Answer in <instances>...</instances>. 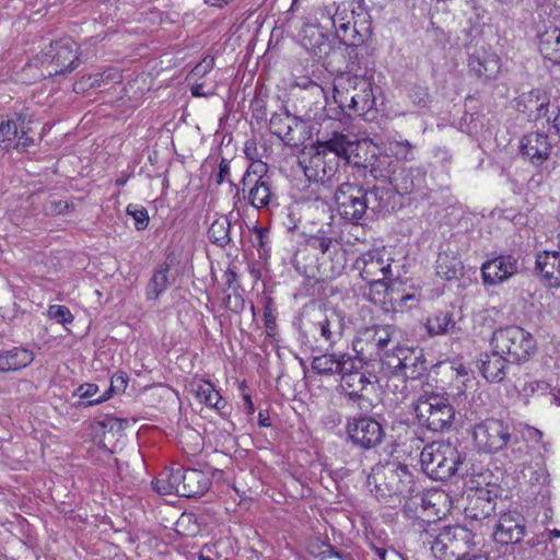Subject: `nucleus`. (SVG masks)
<instances>
[{"label":"nucleus","mask_w":560,"mask_h":560,"mask_svg":"<svg viewBox=\"0 0 560 560\" xmlns=\"http://www.w3.org/2000/svg\"><path fill=\"white\" fill-rule=\"evenodd\" d=\"M293 265L308 279H332L346 268V250L337 238L318 233L311 235L298 249Z\"/></svg>","instance_id":"f257e3e1"},{"label":"nucleus","mask_w":560,"mask_h":560,"mask_svg":"<svg viewBox=\"0 0 560 560\" xmlns=\"http://www.w3.org/2000/svg\"><path fill=\"white\" fill-rule=\"evenodd\" d=\"M374 70L361 67L352 61L350 73H342L334 83V101L345 115L362 116L366 119L376 106Z\"/></svg>","instance_id":"f03ea898"},{"label":"nucleus","mask_w":560,"mask_h":560,"mask_svg":"<svg viewBox=\"0 0 560 560\" xmlns=\"http://www.w3.org/2000/svg\"><path fill=\"white\" fill-rule=\"evenodd\" d=\"M370 185L371 182L366 179L361 185L347 182L338 186L334 198L337 211L343 220L352 224H361L369 208V194L377 200L376 207L378 210L394 208L392 203V198H394L393 189L380 185L371 187Z\"/></svg>","instance_id":"7ed1b4c3"},{"label":"nucleus","mask_w":560,"mask_h":560,"mask_svg":"<svg viewBox=\"0 0 560 560\" xmlns=\"http://www.w3.org/2000/svg\"><path fill=\"white\" fill-rule=\"evenodd\" d=\"M371 493L382 503H394L401 498H418L419 487L406 465L387 462L375 465L366 478Z\"/></svg>","instance_id":"20e7f679"},{"label":"nucleus","mask_w":560,"mask_h":560,"mask_svg":"<svg viewBox=\"0 0 560 560\" xmlns=\"http://www.w3.org/2000/svg\"><path fill=\"white\" fill-rule=\"evenodd\" d=\"M420 463L423 471L434 480L474 475L467 453L451 442L435 441L425 445L420 454Z\"/></svg>","instance_id":"39448f33"},{"label":"nucleus","mask_w":560,"mask_h":560,"mask_svg":"<svg viewBox=\"0 0 560 560\" xmlns=\"http://www.w3.org/2000/svg\"><path fill=\"white\" fill-rule=\"evenodd\" d=\"M268 166L261 161H254L247 167L242 180V192L248 203L256 209L277 207L278 197L267 175Z\"/></svg>","instance_id":"423d86ee"},{"label":"nucleus","mask_w":560,"mask_h":560,"mask_svg":"<svg viewBox=\"0 0 560 560\" xmlns=\"http://www.w3.org/2000/svg\"><path fill=\"white\" fill-rule=\"evenodd\" d=\"M491 346L508 355L512 363L521 364L529 360L536 350L534 337L520 326H506L493 331Z\"/></svg>","instance_id":"0eeeda50"},{"label":"nucleus","mask_w":560,"mask_h":560,"mask_svg":"<svg viewBox=\"0 0 560 560\" xmlns=\"http://www.w3.org/2000/svg\"><path fill=\"white\" fill-rule=\"evenodd\" d=\"M419 423L432 432H444L453 423L455 411L448 398L430 393L421 395L415 405Z\"/></svg>","instance_id":"6e6552de"},{"label":"nucleus","mask_w":560,"mask_h":560,"mask_svg":"<svg viewBox=\"0 0 560 560\" xmlns=\"http://www.w3.org/2000/svg\"><path fill=\"white\" fill-rule=\"evenodd\" d=\"M300 164L304 171L306 178L313 183L332 184L338 180L339 163L336 155L317 150L314 145L308 153L303 155Z\"/></svg>","instance_id":"1a4fd4ad"},{"label":"nucleus","mask_w":560,"mask_h":560,"mask_svg":"<svg viewBox=\"0 0 560 560\" xmlns=\"http://www.w3.org/2000/svg\"><path fill=\"white\" fill-rule=\"evenodd\" d=\"M475 446L485 453H497L511 441L510 425L503 420L489 418L472 430Z\"/></svg>","instance_id":"9d476101"},{"label":"nucleus","mask_w":560,"mask_h":560,"mask_svg":"<svg viewBox=\"0 0 560 560\" xmlns=\"http://www.w3.org/2000/svg\"><path fill=\"white\" fill-rule=\"evenodd\" d=\"M346 431L349 440L363 450L377 447L385 438L383 425L370 416L349 418Z\"/></svg>","instance_id":"9b49d317"},{"label":"nucleus","mask_w":560,"mask_h":560,"mask_svg":"<svg viewBox=\"0 0 560 560\" xmlns=\"http://www.w3.org/2000/svg\"><path fill=\"white\" fill-rule=\"evenodd\" d=\"M468 73L480 83L487 84L498 79L501 69V57L485 46L474 47L468 50L467 57Z\"/></svg>","instance_id":"f8f14e48"},{"label":"nucleus","mask_w":560,"mask_h":560,"mask_svg":"<svg viewBox=\"0 0 560 560\" xmlns=\"http://www.w3.org/2000/svg\"><path fill=\"white\" fill-rule=\"evenodd\" d=\"M522 270L520 257L511 253L500 254L482 262L480 271L486 285H500Z\"/></svg>","instance_id":"ddd939ff"},{"label":"nucleus","mask_w":560,"mask_h":560,"mask_svg":"<svg viewBox=\"0 0 560 560\" xmlns=\"http://www.w3.org/2000/svg\"><path fill=\"white\" fill-rule=\"evenodd\" d=\"M384 363L395 375L407 380H417L427 370L425 360L419 351L408 347H396L390 354H387Z\"/></svg>","instance_id":"4468645a"},{"label":"nucleus","mask_w":560,"mask_h":560,"mask_svg":"<svg viewBox=\"0 0 560 560\" xmlns=\"http://www.w3.org/2000/svg\"><path fill=\"white\" fill-rule=\"evenodd\" d=\"M499 488L495 483L488 482L486 487L477 486L470 489L467 495V504L464 509L465 516L474 521L487 520L495 512Z\"/></svg>","instance_id":"2eb2a0df"},{"label":"nucleus","mask_w":560,"mask_h":560,"mask_svg":"<svg viewBox=\"0 0 560 560\" xmlns=\"http://www.w3.org/2000/svg\"><path fill=\"white\" fill-rule=\"evenodd\" d=\"M353 269L359 272L362 280L390 278L389 259L384 249L374 248L361 254L353 262Z\"/></svg>","instance_id":"dca6fc26"},{"label":"nucleus","mask_w":560,"mask_h":560,"mask_svg":"<svg viewBox=\"0 0 560 560\" xmlns=\"http://www.w3.org/2000/svg\"><path fill=\"white\" fill-rule=\"evenodd\" d=\"M365 142L350 141L346 135L335 133L330 139L323 142H317L315 147L317 150L324 151L325 154H335L337 162L340 164V159H343L347 164L353 165L357 170L361 171V159L359 151L363 149Z\"/></svg>","instance_id":"f3484780"},{"label":"nucleus","mask_w":560,"mask_h":560,"mask_svg":"<svg viewBox=\"0 0 560 560\" xmlns=\"http://www.w3.org/2000/svg\"><path fill=\"white\" fill-rule=\"evenodd\" d=\"M78 50V44L69 37L50 43L47 55L51 57L54 73L66 74L77 69L80 63Z\"/></svg>","instance_id":"a211bd4d"},{"label":"nucleus","mask_w":560,"mask_h":560,"mask_svg":"<svg viewBox=\"0 0 560 560\" xmlns=\"http://www.w3.org/2000/svg\"><path fill=\"white\" fill-rule=\"evenodd\" d=\"M525 518L517 512L503 513L494 526L493 538L498 544H518L525 536Z\"/></svg>","instance_id":"6ab92c4d"},{"label":"nucleus","mask_w":560,"mask_h":560,"mask_svg":"<svg viewBox=\"0 0 560 560\" xmlns=\"http://www.w3.org/2000/svg\"><path fill=\"white\" fill-rule=\"evenodd\" d=\"M341 387L345 390L346 397L353 404H357L359 409L368 411L372 406L368 394L370 390L375 389V386L365 374L352 373L342 377Z\"/></svg>","instance_id":"aec40b11"},{"label":"nucleus","mask_w":560,"mask_h":560,"mask_svg":"<svg viewBox=\"0 0 560 560\" xmlns=\"http://www.w3.org/2000/svg\"><path fill=\"white\" fill-rule=\"evenodd\" d=\"M398 166L399 162L390 154L372 153L368 161H361V171L358 170V174L363 176L366 180V173L369 172L374 180L389 184Z\"/></svg>","instance_id":"412c9836"},{"label":"nucleus","mask_w":560,"mask_h":560,"mask_svg":"<svg viewBox=\"0 0 560 560\" xmlns=\"http://www.w3.org/2000/svg\"><path fill=\"white\" fill-rule=\"evenodd\" d=\"M535 534L529 537L524 546H520L515 551L521 559H536L539 560H560V544L557 541H549L548 537Z\"/></svg>","instance_id":"4be33fe9"},{"label":"nucleus","mask_w":560,"mask_h":560,"mask_svg":"<svg viewBox=\"0 0 560 560\" xmlns=\"http://www.w3.org/2000/svg\"><path fill=\"white\" fill-rule=\"evenodd\" d=\"M300 37L301 45L318 59L329 55L335 40V37L331 38L318 25L314 24H305L301 30Z\"/></svg>","instance_id":"5701e85b"},{"label":"nucleus","mask_w":560,"mask_h":560,"mask_svg":"<svg viewBox=\"0 0 560 560\" xmlns=\"http://www.w3.org/2000/svg\"><path fill=\"white\" fill-rule=\"evenodd\" d=\"M552 145L545 132H529L521 140V153L535 166L541 165L550 156Z\"/></svg>","instance_id":"b1692460"},{"label":"nucleus","mask_w":560,"mask_h":560,"mask_svg":"<svg viewBox=\"0 0 560 560\" xmlns=\"http://www.w3.org/2000/svg\"><path fill=\"white\" fill-rule=\"evenodd\" d=\"M482 376L491 383H501L512 363L501 351L492 348L491 352L481 353L478 360Z\"/></svg>","instance_id":"393cba45"},{"label":"nucleus","mask_w":560,"mask_h":560,"mask_svg":"<svg viewBox=\"0 0 560 560\" xmlns=\"http://www.w3.org/2000/svg\"><path fill=\"white\" fill-rule=\"evenodd\" d=\"M425 175L421 167L399 165L389 184L398 195H409L424 185Z\"/></svg>","instance_id":"a878e982"},{"label":"nucleus","mask_w":560,"mask_h":560,"mask_svg":"<svg viewBox=\"0 0 560 560\" xmlns=\"http://www.w3.org/2000/svg\"><path fill=\"white\" fill-rule=\"evenodd\" d=\"M320 337L332 348L338 343L345 330V317L340 312L329 310L314 324Z\"/></svg>","instance_id":"bb28decb"},{"label":"nucleus","mask_w":560,"mask_h":560,"mask_svg":"<svg viewBox=\"0 0 560 560\" xmlns=\"http://www.w3.org/2000/svg\"><path fill=\"white\" fill-rule=\"evenodd\" d=\"M210 485V478L205 471L194 468L185 469L180 466V497L196 498L202 495L208 491Z\"/></svg>","instance_id":"cd10ccee"},{"label":"nucleus","mask_w":560,"mask_h":560,"mask_svg":"<svg viewBox=\"0 0 560 560\" xmlns=\"http://www.w3.org/2000/svg\"><path fill=\"white\" fill-rule=\"evenodd\" d=\"M550 98L548 94L541 89H533L528 93H524L517 101V108L528 116H534V119H540L549 113Z\"/></svg>","instance_id":"c85d7f7f"},{"label":"nucleus","mask_w":560,"mask_h":560,"mask_svg":"<svg viewBox=\"0 0 560 560\" xmlns=\"http://www.w3.org/2000/svg\"><path fill=\"white\" fill-rule=\"evenodd\" d=\"M536 269L549 287H560V253L545 250L537 255Z\"/></svg>","instance_id":"c756f323"},{"label":"nucleus","mask_w":560,"mask_h":560,"mask_svg":"<svg viewBox=\"0 0 560 560\" xmlns=\"http://www.w3.org/2000/svg\"><path fill=\"white\" fill-rule=\"evenodd\" d=\"M445 538L448 541L450 553L460 555L470 549L475 542V535L470 529L462 525L444 526Z\"/></svg>","instance_id":"7c9ffc66"},{"label":"nucleus","mask_w":560,"mask_h":560,"mask_svg":"<svg viewBox=\"0 0 560 560\" xmlns=\"http://www.w3.org/2000/svg\"><path fill=\"white\" fill-rule=\"evenodd\" d=\"M445 536L443 527L429 525L428 528L420 532L419 539L424 547L430 548L436 559L445 560L450 552L448 541L444 539Z\"/></svg>","instance_id":"2f4dec72"},{"label":"nucleus","mask_w":560,"mask_h":560,"mask_svg":"<svg viewBox=\"0 0 560 560\" xmlns=\"http://www.w3.org/2000/svg\"><path fill=\"white\" fill-rule=\"evenodd\" d=\"M538 47L542 57L553 65L560 63V28L549 26L544 32L538 31Z\"/></svg>","instance_id":"473e14b6"},{"label":"nucleus","mask_w":560,"mask_h":560,"mask_svg":"<svg viewBox=\"0 0 560 560\" xmlns=\"http://www.w3.org/2000/svg\"><path fill=\"white\" fill-rule=\"evenodd\" d=\"M300 120L292 116L287 109L282 113H275L269 120V128L272 135L277 136L287 143L294 142L293 126H298Z\"/></svg>","instance_id":"72a5a7b5"},{"label":"nucleus","mask_w":560,"mask_h":560,"mask_svg":"<svg viewBox=\"0 0 560 560\" xmlns=\"http://www.w3.org/2000/svg\"><path fill=\"white\" fill-rule=\"evenodd\" d=\"M34 360L33 352L25 348H13L0 353V372L18 371L30 365Z\"/></svg>","instance_id":"f704fd0d"},{"label":"nucleus","mask_w":560,"mask_h":560,"mask_svg":"<svg viewBox=\"0 0 560 560\" xmlns=\"http://www.w3.org/2000/svg\"><path fill=\"white\" fill-rule=\"evenodd\" d=\"M121 81V73L117 68H108L104 72L82 77L73 85L75 92H84L88 89L100 88L108 83Z\"/></svg>","instance_id":"c9c22d12"},{"label":"nucleus","mask_w":560,"mask_h":560,"mask_svg":"<svg viewBox=\"0 0 560 560\" xmlns=\"http://www.w3.org/2000/svg\"><path fill=\"white\" fill-rule=\"evenodd\" d=\"M153 489L163 495H179L180 488V466L165 468L159 477L152 480Z\"/></svg>","instance_id":"e433bc0d"},{"label":"nucleus","mask_w":560,"mask_h":560,"mask_svg":"<svg viewBox=\"0 0 560 560\" xmlns=\"http://www.w3.org/2000/svg\"><path fill=\"white\" fill-rule=\"evenodd\" d=\"M463 262L453 253H440L436 259V275L445 280L458 279L463 275Z\"/></svg>","instance_id":"4c0bfd02"},{"label":"nucleus","mask_w":560,"mask_h":560,"mask_svg":"<svg viewBox=\"0 0 560 560\" xmlns=\"http://www.w3.org/2000/svg\"><path fill=\"white\" fill-rule=\"evenodd\" d=\"M456 326L453 314L448 311H439L427 318L425 328L430 337L452 332Z\"/></svg>","instance_id":"58836bf2"},{"label":"nucleus","mask_w":560,"mask_h":560,"mask_svg":"<svg viewBox=\"0 0 560 560\" xmlns=\"http://www.w3.org/2000/svg\"><path fill=\"white\" fill-rule=\"evenodd\" d=\"M197 399L208 407L222 410L226 406V401L221 397L220 393L209 381L201 380L194 385Z\"/></svg>","instance_id":"ea45409f"},{"label":"nucleus","mask_w":560,"mask_h":560,"mask_svg":"<svg viewBox=\"0 0 560 560\" xmlns=\"http://www.w3.org/2000/svg\"><path fill=\"white\" fill-rule=\"evenodd\" d=\"M396 334L392 325L374 326L364 332L366 342L376 349L377 352L385 350Z\"/></svg>","instance_id":"a19ab883"},{"label":"nucleus","mask_w":560,"mask_h":560,"mask_svg":"<svg viewBox=\"0 0 560 560\" xmlns=\"http://www.w3.org/2000/svg\"><path fill=\"white\" fill-rule=\"evenodd\" d=\"M390 278H378L375 280H365L369 283V290L364 296L374 304H385L386 296H392L395 293V282H386Z\"/></svg>","instance_id":"79ce46f5"},{"label":"nucleus","mask_w":560,"mask_h":560,"mask_svg":"<svg viewBox=\"0 0 560 560\" xmlns=\"http://www.w3.org/2000/svg\"><path fill=\"white\" fill-rule=\"evenodd\" d=\"M26 116L14 114L7 116L0 121V141L11 140L19 136V132L25 135Z\"/></svg>","instance_id":"37998d69"},{"label":"nucleus","mask_w":560,"mask_h":560,"mask_svg":"<svg viewBox=\"0 0 560 560\" xmlns=\"http://www.w3.org/2000/svg\"><path fill=\"white\" fill-rule=\"evenodd\" d=\"M168 265L163 264L159 269L153 273L152 278L147 284V298L148 300L158 299L159 295L164 292L168 285Z\"/></svg>","instance_id":"c03bdc74"},{"label":"nucleus","mask_w":560,"mask_h":560,"mask_svg":"<svg viewBox=\"0 0 560 560\" xmlns=\"http://www.w3.org/2000/svg\"><path fill=\"white\" fill-rule=\"evenodd\" d=\"M230 233L231 222L226 217L214 220L208 230L209 240L220 247H224L231 242Z\"/></svg>","instance_id":"a18cd8bd"},{"label":"nucleus","mask_w":560,"mask_h":560,"mask_svg":"<svg viewBox=\"0 0 560 560\" xmlns=\"http://www.w3.org/2000/svg\"><path fill=\"white\" fill-rule=\"evenodd\" d=\"M312 369L320 375H335L338 374V353H324L314 357L312 360Z\"/></svg>","instance_id":"49530a36"},{"label":"nucleus","mask_w":560,"mask_h":560,"mask_svg":"<svg viewBox=\"0 0 560 560\" xmlns=\"http://www.w3.org/2000/svg\"><path fill=\"white\" fill-rule=\"evenodd\" d=\"M127 385H128L127 374L124 372L116 373L113 375V377L110 380L109 388L106 392H104L103 395L98 396L97 398L88 400L86 404H84V406L86 407V406H94V405L102 404V402L108 400L113 393H115V394L124 393L125 389L127 388Z\"/></svg>","instance_id":"de8ad7c7"},{"label":"nucleus","mask_w":560,"mask_h":560,"mask_svg":"<svg viewBox=\"0 0 560 560\" xmlns=\"http://www.w3.org/2000/svg\"><path fill=\"white\" fill-rule=\"evenodd\" d=\"M443 499V493L440 491H427L420 494L419 504L424 512H429V515L438 516L441 512L439 508Z\"/></svg>","instance_id":"09e8293b"},{"label":"nucleus","mask_w":560,"mask_h":560,"mask_svg":"<svg viewBox=\"0 0 560 560\" xmlns=\"http://www.w3.org/2000/svg\"><path fill=\"white\" fill-rule=\"evenodd\" d=\"M338 375L345 377L352 373H361L359 370L362 368V360L349 353L338 352Z\"/></svg>","instance_id":"8fccbe9b"},{"label":"nucleus","mask_w":560,"mask_h":560,"mask_svg":"<svg viewBox=\"0 0 560 560\" xmlns=\"http://www.w3.org/2000/svg\"><path fill=\"white\" fill-rule=\"evenodd\" d=\"M413 145L408 140L388 141V154L395 156V160H410L412 158Z\"/></svg>","instance_id":"3c124183"},{"label":"nucleus","mask_w":560,"mask_h":560,"mask_svg":"<svg viewBox=\"0 0 560 560\" xmlns=\"http://www.w3.org/2000/svg\"><path fill=\"white\" fill-rule=\"evenodd\" d=\"M347 45V52L349 57V62L347 65L348 71L346 73H350V66L352 61H355L357 65L361 67L369 68V60H368V52L366 48L355 45V44H346Z\"/></svg>","instance_id":"603ef678"},{"label":"nucleus","mask_w":560,"mask_h":560,"mask_svg":"<svg viewBox=\"0 0 560 560\" xmlns=\"http://www.w3.org/2000/svg\"><path fill=\"white\" fill-rule=\"evenodd\" d=\"M264 322L267 335L275 336L277 329L276 308L271 298L264 299Z\"/></svg>","instance_id":"864d4df0"},{"label":"nucleus","mask_w":560,"mask_h":560,"mask_svg":"<svg viewBox=\"0 0 560 560\" xmlns=\"http://www.w3.org/2000/svg\"><path fill=\"white\" fill-rule=\"evenodd\" d=\"M343 13L345 12H339V8H337L334 15L330 18V22L336 28V36L341 43L347 44V33L350 28V21H345Z\"/></svg>","instance_id":"5fc2aeb1"},{"label":"nucleus","mask_w":560,"mask_h":560,"mask_svg":"<svg viewBox=\"0 0 560 560\" xmlns=\"http://www.w3.org/2000/svg\"><path fill=\"white\" fill-rule=\"evenodd\" d=\"M127 213L133 218L137 230L141 231L148 226L149 214L145 208L129 205L127 207Z\"/></svg>","instance_id":"6e6d98bb"},{"label":"nucleus","mask_w":560,"mask_h":560,"mask_svg":"<svg viewBox=\"0 0 560 560\" xmlns=\"http://www.w3.org/2000/svg\"><path fill=\"white\" fill-rule=\"evenodd\" d=\"M544 118L550 125V130L560 136V100L556 98L550 103L549 113Z\"/></svg>","instance_id":"4d7b16f0"},{"label":"nucleus","mask_w":560,"mask_h":560,"mask_svg":"<svg viewBox=\"0 0 560 560\" xmlns=\"http://www.w3.org/2000/svg\"><path fill=\"white\" fill-rule=\"evenodd\" d=\"M48 315L51 319L63 325L72 323L73 320L70 310L63 305H50L48 308Z\"/></svg>","instance_id":"13d9d810"},{"label":"nucleus","mask_w":560,"mask_h":560,"mask_svg":"<svg viewBox=\"0 0 560 560\" xmlns=\"http://www.w3.org/2000/svg\"><path fill=\"white\" fill-rule=\"evenodd\" d=\"M255 241L254 245L257 246L264 255H266L270 247L269 245V230L261 226H255L254 229Z\"/></svg>","instance_id":"bf43d9fd"},{"label":"nucleus","mask_w":560,"mask_h":560,"mask_svg":"<svg viewBox=\"0 0 560 560\" xmlns=\"http://www.w3.org/2000/svg\"><path fill=\"white\" fill-rule=\"evenodd\" d=\"M214 67V58L212 56H206L202 60L197 63L190 72L191 78H202L209 73Z\"/></svg>","instance_id":"052dcab7"},{"label":"nucleus","mask_w":560,"mask_h":560,"mask_svg":"<svg viewBox=\"0 0 560 560\" xmlns=\"http://www.w3.org/2000/svg\"><path fill=\"white\" fill-rule=\"evenodd\" d=\"M419 300H420V294L416 293V292L400 294V295L398 293L397 294L394 293L390 296V302L392 303H398L399 306H401V307H409V308L413 307L412 304H408L409 301L419 302Z\"/></svg>","instance_id":"680f3d73"},{"label":"nucleus","mask_w":560,"mask_h":560,"mask_svg":"<svg viewBox=\"0 0 560 560\" xmlns=\"http://www.w3.org/2000/svg\"><path fill=\"white\" fill-rule=\"evenodd\" d=\"M98 386L96 384H82L80 385L74 395H78L82 399H90L96 395Z\"/></svg>","instance_id":"e2e57ef3"},{"label":"nucleus","mask_w":560,"mask_h":560,"mask_svg":"<svg viewBox=\"0 0 560 560\" xmlns=\"http://www.w3.org/2000/svg\"><path fill=\"white\" fill-rule=\"evenodd\" d=\"M532 479L538 485H548L550 475L544 463L538 464V468L533 472Z\"/></svg>","instance_id":"0e129e2a"},{"label":"nucleus","mask_w":560,"mask_h":560,"mask_svg":"<svg viewBox=\"0 0 560 560\" xmlns=\"http://www.w3.org/2000/svg\"><path fill=\"white\" fill-rule=\"evenodd\" d=\"M224 302L226 307L234 312H238L244 307V300L238 293H235L234 295L228 294L224 298Z\"/></svg>","instance_id":"69168bd1"},{"label":"nucleus","mask_w":560,"mask_h":560,"mask_svg":"<svg viewBox=\"0 0 560 560\" xmlns=\"http://www.w3.org/2000/svg\"><path fill=\"white\" fill-rule=\"evenodd\" d=\"M230 174V161L226 159H221L219 164V172L217 174L215 183L221 185L225 177Z\"/></svg>","instance_id":"338daca9"},{"label":"nucleus","mask_w":560,"mask_h":560,"mask_svg":"<svg viewBox=\"0 0 560 560\" xmlns=\"http://www.w3.org/2000/svg\"><path fill=\"white\" fill-rule=\"evenodd\" d=\"M434 158L440 162L443 166L447 165L452 161V154L445 148H436L434 150Z\"/></svg>","instance_id":"774afa93"}]
</instances>
